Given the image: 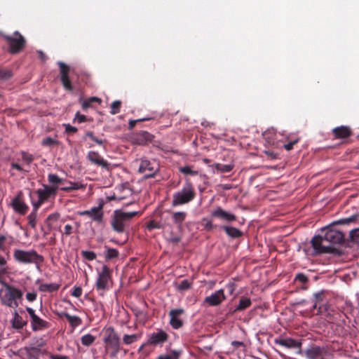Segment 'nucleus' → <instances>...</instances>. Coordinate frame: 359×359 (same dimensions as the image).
<instances>
[{
  "label": "nucleus",
  "mask_w": 359,
  "mask_h": 359,
  "mask_svg": "<svg viewBox=\"0 0 359 359\" xmlns=\"http://www.w3.org/2000/svg\"><path fill=\"white\" fill-rule=\"evenodd\" d=\"M357 216L353 215L350 217L341 219L334 222L332 224L321 229L322 234L316 235L311 241V246L315 255L332 254L335 256L342 255V250L335 245H346L344 234L334 228L336 224H348L356 220Z\"/></svg>",
  "instance_id": "obj_1"
},
{
  "label": "nucleus",
  "mask_w": 359,
  "mask_h": 359,
  "mask_svg": "<svg viewBox=\"0 0 359 359\" xmlns=\"http://www.w3.org/2000/svg\"><path fill=\"white\" fill-rule=\"evenodd\" d=\"M139 214V212H123L121 210H116L111 219L112 229L118 233H123L127 231L130 226V221Z\"/></svg>",
  "instance_id": "obj_2"
},
{
  "label": "nucleus",
  "mask_w": 359,
  "mask_h": 359,
  "mask_svg": "<svg viewBox=\"0 0 359 359\" xmlns=\"http://www.w3.org/2000/svg\"><path fill=\"white\" fill-rule=\"evenodd\" d=\"M14 260L20 264H36L43 262L44 258L39 255L35 250H24L15 249L13 250Z\"/></svg>",
  "instance_id": "obj_3"
},
{
  "label": "nucleus",
  "mask_w": 359,
  "mask_h": 359,
  "mask_svg": "<svg viewBox=\"0 0 359 359\" xmlns=\"http://www.w3.org/2000/svg\"><path fill=\"white\" fill-rule=\"evenodd\" d=\"M5 294L1 297V303L11 308H17L19 306V301L22 300L23 293L18 288L4 284Z\"/></svg>",
  "instance_id": "obj_4"
},
{
  "label": "nucleus",
  "mask_w": 359,
  "mask_h": 359,
  "mask_svg": "<svg viewBox=\"0 0 359 359\" xmlns=\"http://www.w3.org/2000/svg\"><path fill=\"white\" fill-rule=\"evenodd\" d=\"M196 196V192L192 184L187 181L182 190L173 194L172 205L176 207L189 203Z\"/></svg>",
  "instance_id": "obj_5"
},
{
  "label": "nucleus",
  "mask_w": 359,
  "mask_h": 359,
  "mask_svg": "<svg viewBox=\"0 0 359 359\" xmlns=\"http://www.w3.org/2000/svg\"><path fill=\"white\" fill-rule=\"evenodd\" d=\"M102 332L103 341L107 348L112 350V355H116L121 350V341L118 334L111 326L104 327Z\"/></svg>",
  "instance_id": "obj_6"
},
{
  "label": "nucleus",
  "mask_w": 359,
  "mask_h": 359,
  "mask_svg": "<svg viewBox=\"0 0 359 359\" xmlns=\"http://www.w3.org/2000/svg\"><path fill=\"white\" fill-rule=\"evenodd\" d=\"M307 359H332L333 353L327 346L311 344L304 351Z\"/></svg>",
  "instance_id": "obj_7"
},
{
  "label": "nucleus",
  "mask_w": 359,
  "mask_h": 359,
  "mask_svg": "<svg viewBox=\"0 0 359 359\" xmlns=\"http://www.w3.org/2000/svg\"><path fill=\"white\" fill-rule=\"evenodd\" d=\"M3 38L8 45V51L11 54H17L21 52L25 46L26 40L18 31L13 35H3Z\"/></svg>",
  "instance_id": "obj_8"
},
{
  "label": "nucleus",
  "mask_w": 359,
  "mask_h": 359,
  "mask_svg": "<svg viewBox=\"0 0 359 359\" xmlns=\"http://www.w3.org/2000/svg\"><path fill=\"white\" fill-rule=\"evenodd\" d=\"M58 187H49L46 184H43V189H37L35 193L38 196L36 201H32V204L33 207L39 208L42 204L49 200V198H55Z\"/></svg>",
  "instance_id": "obj_9"
},
{
  "label": "nucleus",
  "mask_w": 359,
  "mask_h": 359,
  "mask_svg": "<svg viewBox=\"0 0 359 359\" xmlns=\"http://www.w3.org/2000/svg\"><path fill=\"white\" fill-rule=\"evenodd\" d=\"M111 280V270L107 266L102 267V271L98 275L95 283V287L97 290H105L109 289V283Z\"/></svg>",
  "instance_id": "obj_10"
},
{
  "label": "nucleus",
  "mask_w": 359,
  "mask_h": 359,
  "mask_svg": "<svg viewBox=\"0 0 359 359\" xmlns=\"http://www.w3.org/2000/svg\"><path fill=\"white\" fill-rule=\"evenodd\" d=\"M158 170V165L155 161L141 159L139 172L144 174L146 179L154 177Z\"/></svg>",
  "instance_id": "obj_11"
},
{
  "label": "nucleus",
  "mask_w": 359,
  "mask_h": 359,
  "mask_svg": "<svg viewBox=\"0 0 359 359\" xmlns=\"http://www.w3.org/2000/svg\"><path fill=\"white\" fill-rule=\"evenodd\" d=\"M26 311L31 318V327L34 332L47 329L49 327L48 322L38 316L33 309L27 307Z\"/></svg>",
  "instance_id": "obj_12"
},
{
  "label": "nucleus",
  "mask_w": 359,
  "mask_h": 359,
  "mask_svg": "<svg viewBox=\"0 0 359 359\" xmlns=\"http://www.w3.org/2000/svg\"><path fill=\"white\" fill-rule=\"evenodd\" d=\"M57 65L60 67V81L65 90L72 91L73 86L69 77V67L63 62H58Z\"/></svg>",
  "instance_id": "obj_13"
},
{
  "label": "nucleus",
  "mask_w": 359,
  "mask_h": 359,
  "mask_svg": "<svg viewBox=\"0 0 359 359\" xmlns=\"http://www.w3.org/2000/svg\"><path fill=\"white\" fill-rule=\"evenodd\" d=\"M103 204L100 203L97 207H93L90 210H84L79 212L81 216H88L92 219L99 224L103 221L104 213L102 212Z\"/></svg>",
  "instance_id": "obj_14"
},
{
  "label": "nucleus",
  "mask_w": 359,
  "mask_h": 359,
  "mask_svg": "<svg viewBox=\"0 0 359 359\" xmlns=\"http://www.w3.org/2000/svg\"><path fill=\"white\" fill-rule=\"evenodd\" d=\"M23 194L22 191H19L15 197L12 200L11 206L15 212L25 215L29 209L28 205L24 202L22 199Z\"/></svg>",
  "instance_id": "obj_15"
},
{
  "label": "nucleus",
  "mask_w": 359,
  "mask_h": 359,
  "mask_svg": "<svg viewBox=\"0 0 359 359\" xmlns=\"http://www.w3.org/2000/svg\"><path fill=\"white\" fill-rule=\"evenodd\" d=\"M168 339V334L162 330H158L157 332L151 333L147 340L150 345H162Z\"/></svg>",
  "instance_id": "obj_16"
},
{
  "label": "nucleus",
  "mask_w": 359,
  "mask_h": 359,
  "mask_svg": "<svg viewBox=\"0 0 359 359\" xmlns=\"http://www.w3.org/2000/svg\"><path fill=\"white\" fill-rule=\"evenodd\" d=\"M184 313L183 309H172L169 311L170 325L173 329L177 330L182 327L183 321L180 318V316Z\"/></svg>",
  "instance_id": "obj_17"
},
{
  "label": "nucleus",
  "mask_w": 359,
  "mask_h": 359,
  "mask_svg": "<svg viewBox=\"0 0 359 359\" xmlns=\"http://www.w3.org/2000/svg\"><path fill=\"white\" fill-rule=\"evenodd\" d=\"M87 159L93 164L109 170V163L104 160L97 151H90L88 153Z\"/></svg>",
  "instance_id": "obj_18"
},
{
  "label": "nucleus",
  "mask_w": 359,
  "mask_h": 359,
  "mask_svg": "<svg viewBox=\"0 0 359 359\" xmlns=\"http://www.w3.org/2000/svg\"><path fill=\"white\" fill-rule=\"evenodd\" d=\"M226 299V296L223 289L216 291L215 293L205 298L204 302L209 306H215L219 305L224 300Z\"/></svg>",
  "instance_id": "obj_19"
},
{
  "label": "nucleus",
  "mask_w": 359,
  "mask_h": 359,
  "mask_svg": "<svg viewBox=\"0 0 359 359\" xmlns=\"http://www.w3.org/2000/svg\"><path fill=\"white\" fill-rule=\"evenodd\" d=\"M333 139L345 140L353 135L351 128L347 126H341L332 130Z\"/></svg>",
  "instance_id": "obj_20"
},
{
  "label": "nucleus",
  "mask_w": 359,
  "mask_h": 359,
  "mask_svg": "<svg viewBox=\"0 0 359 359\" xmlns=\"http://www.w3.org/2000/svg\"><path fill=\"white\" fill-rule=\"evenodd\" d=\"M326 291L321 290L313 294V309H317V314H320L323 312V310H325V308L323 307V304L325 302L326 297Z\"/></svg>",
  "instance_id": "obj_21"
},
{
  "label": "nucleus",
  "mask_w": 359,
  "mask_h": 359,
  "mask_svg": "<svg viewBox=\"0 0 359 359\" xmlns=\"http://www.w3.org/2000/svg\"><path fill=\"white\" fill-rule=\"evenodd\" d=\"M154 136L147 131H140L133 134V142L139 145H144L148 142H151Z\"/></svg>",
  "instance_id": "obj_22"
},
{
  "label": "nucleus",
  "mask_w": 359,
  "mask_h": 359,
  "mask_svg": "<svg viewBox=\"0 0 359 359\" xmlns=\"http://www.w3.org/2000/svg\"><path fill=\"white\" fill-rule=\"evenodd\" d=\"M212 217L226 222H231L236 220V216L234 214L226 212L220 207H217L214 211L212 212Z\"/></svg>",
  "instance_id": "obj_23"
},
{
  "label": "nucleus",
  "mask_w": 359,
  "mask_h": 359,
  "mask_svg": "<svg viewBox=\"0 0 359 359\" xmlns=\"http://www.w3.org/2000/svg\"><path fill=\"white\" fill-rule=\"evenodd\" d=\"M275 344L287 348H299L302 346V342L292 338H279L275 339Z\"/></svg>",
  "instance_id": "obj_24"
},
{
  "label": "nucleus",
  "mask_w": 359,
  "mask_h": 359,
  "mask_svg": "<svg viewBox=\"0 0 359 359\" xmlns=\"http://www.w3.org/2000/svg\"><path fill=\"white\" fill-rule=\"evenodd\" d=\"M170 212H163L160 211L157 215L156 217L158 218V221L160 225L162 226L161 229H165L166 227L171 226L170 221Z\"/></svg>",
  "instance_id": "obj_25"
},
{
  "label": "nucleus",
  "mask_w": 359,
  "mask_h": 359,
  "mask_svg": "<svg viewBox=\"0 0 359 359\" xmlns=\"http://www.w3.org/2000/svg\"><path fill=\"white\" fill-rule=\"evenodd\" d=\"M220 229L224 230L225 231L226 234L231 238H240L243 234V232L240 229H238L236 227L231 226H227V225L221 226Z\"/></svg>",
  "instance_id": "obj_26"
},
{
  "label": "nucleus",
  "mask_w": 359,
  "mask_h": 359,
  "mask_svg": "<svg viewBox=\"0 0 359 359\" xmlns=\"http://www.w3.org/2000/svg\"><path fill=\"white\" fill-rule=\"evenodd\" d=\"M60 316L65 318L68 320L70 326L73 328L79 326L82 323V320L80 317L76 316H71L66 312L62 313Z\"/></svg>",
  "instance_id": "obj_27"
},
{
  "label": "nucleus",
  "mask_w": 359,
  "mask_h": 359,
  "mask_svg": "<svg viewBox=\"0 0 359 359\" xmlns=\"http://www.w3.org/2000/svg\"><path fill=\"white\" fill-rule=\"evenodd\" d=\"M27 321L18 314L17 311L13 313V318L11 320L12 327L15 330H20L27 325Z\"/></svg>",
  "instance_id": "obj_28"
},
{
  "label": "nucleus",
  "mask_w": 359,
  "mask_h": 359,
  "mask_svg": "<svg viewBox=\"0 0 359 359\" xmlns=\"http://www.w3.org/2000/svg\"><path fill=\"white\" fill-rule=\"evenodd\" d=\"M171 220L178 226L181 227L182 224L187 217V212H175L170 214Z\"/></svg>",
  "instance_id": "obj_29"
},
{
  "label": "nucleus",
  "mask_w": 359,
  "mask_h": 359,
  "mask_svg": "<svg viewBox=\"0 0 359 359\" xmlns=\"http://www.w3.org/2000/svg\"><path fill=\"white\" fill-rule=\"evenodd\" d=\"M359 245V228L351 230L349 233V238L346 239V246L351 247L349 243Z\"/></svg>",
  "instance_id": "obj_30"
},
{
  "label": "nucleus",
  "mask_w": 359,
  "mask_h": 359,
  "mask_svg": "<svg viewBox=\"0 0 359 359\" xmlns=\"http://www.w3.org/2000/svg\"><path fill=\"white\" fill-rule=\"evenodd\" d=\"M252 304L251 299L246 297H241L238 305L234 309L233 312L244 311L249 308Z\"/></svg>",
  "instance_id": "obj_31"
},
{
  "label": "nucleus",
  "mask_w": 359,
  "mask_h": 359,
  "mask_svg": "<svg viewBox=\"0 0 359 359\" xmlns=\"http://www.w3.org/2000/svg\"><path fill=\"white\" fill-rule=\"evenodd\" d=\"M65 182H67V184L68 185L60 188V189L63 191L68 192V191H74V190H79V189H84V186L81 183L67 181V180Z\"/></svg>",
  "instance_id": "obj_32"
},
{
  "label": "nucleus",
  "mask_w": 359,
  "mask_h": 359,
  "mask_svg": "<svg viewBox=\"0 0 359 359\" xmlns=\"http://www.w3.org/2000/svg\"><path fill=\"white\" fill-rule=\"evenodd\" d=\"M48 181L51 184L50 187H58V185L66 182V180L60 178L56 174L50 173L48 175Z\"/></svg>",
  "instance_id": "obj_33"
},
{
  "label": "nucleus",
  "mask_w": 359,
  "mask_h": 359,
  "mask_svg": "<svg viewBox=\"0 0 359 359\" xmlns=\"http://www.w3.org/2000/svg\"><path fill=\"white\" fill-rule=\"evenodd\" d=\"M59 288H60V285H58L57 283H49V284L44 283V284H41L39 286V290L41 292H53L58 290Z\"/></svg>",
  "instance_id": "obj_34"
},
{
  "label": "nucleus",
  "mask_w": 359,
  "mask_h": 359,
  "mask_svg": "<svg viewBox=\"0 0 359 359\" xmlns=\"http://www.w3.org/2000/svg\"><path fill=\"white\" fill-rule=\"evenodd\" d=\"M38 210H39V208H36L35 207H33L32 211L27 216L28 224L34 229L36 226V218H37Z\"/></svg>",
  "instance_id": "obj_35"
},
{
  "label": "nucleus",
  "mask_w": 359,
  "mask_h": 359,
  "mask_svg": "<svg viewBox=\"0 0 359 359\" xmlns=\"http://www.w3.org/2000/svg\"><path fill=\"white\" fill-rule=\"evenodd\" d=\"M140 339V335L137 334H124L123 337V344L125 345H130Z\"/></svg>",
  "instance_id": "obj_36"
},
{
  "label": "nucleus",
  "mask_w": 359,
  "mask_h": 359,
  "mask_svg": "<svg viewBox=\"0 0 359 359\" xmlns=\"http://www.w3.org/2000/svg\"><path fill=\"white\" fill-rule=\"evenodd\" d=\"M102 102L101 99L97 97H91L87 100H83L81 107L83 110H86L90 108L93 102H97L100 104Z\"/></svg>",
  "instance_id": "obj_37"
},
{
  "label": "nucleus",
  "mask_w": 359,
  "mask_h": 359,
  "mask_svg": "<svg viewBox=\"0 0 359 359\" xmlns=\"http://www.w3.org/2000/svg\"><path fill=\"white\" fill-rule=\"evenodd\" d=\"M179 171L184 175L196 176L198 175V171L193 170V166L190 165L180 167Z\"/></svg>",
  "instance_id": "obj_38"
},
{
  "label": "nucleus",
  "mask_w": 359,
  "mask_h": 359,
  "mask_svg": "<svg viewBox=\"0 0 359 359\" xmlns=\"http://www.w3.org/2000/svg\"><path fill=\"white\" fill-rule=\"evenodd\" d=\"M214 167L217 171L222 173L229 172L233 168V165L231 164L216 163Z\"/></svg>",
  "instance_id": "obj_39"
},
{
  "label": "nucleus",
  "mask_w": 359,
  "mask_h": 359,
  "mask_svg": "<svg viewBox=\"0 0 359 359\" xmlns=\"http://www.w3.org/2000/svg\"><path fill=\"white\" fill-rule=\"evenodd\" d=\"M87 137L90 138L92 141L100 146H102L107 142L105 140H101L95 137L92 131H87L86 133L84 140H86Z\"/></svg>",
  "instance_id": "obj_40"
},
{
  "label": "nucleus",
  "mask_w": 359,
  "mask_h": 359,
  "mask_svg": "<svg viewBox=\"0 0 359 359\" xmlns=\"http://www.w3.org/2000/svg\"><path fill=\"white\" fill-rule=\"evenodd\" d=\"M13 76L12 70L0 68V81H8Z\"/></svg>",
  "instance_id": "obj_41"
},
{
  "label": "nucleus",
  "mask_w": 359,
  "mask_h": 359,
  "mask_svg": "<svg viewBox=\"0 0 359 359\" xmlns=\"http://www.w3.org/2000/svg\"><path fill=\"white\" fill-rule=\"evenodd\" d=\"M95 337L90 334H87L81 337V341L83 346H89L93 344Z\"/></svg>",
  "instance_id": "obj_42"
},
{
  "label": "nucleus",
  "mask_w": 359,
  "mask_h": 359,
  "mask_svg": "<svg viewBox=\"0 0 359 359\" xmlns=\"http://www.w3.org/2000/svg\"><path fill=\"white\" fill-rule=\"evenodd\" d=\"M147 229L149 231L154 229H161L162 226L159 224L158 218L156 217L155 219L149 220L147 224Z\"/></svg>",
  "instance_id": "obj_43"
},
{
  "label": "nucleus",
  "mask_w": 359,
  "mask_h": 359,
  "mask_svg": "<svg viewBox=\"0 0 359 359\" xmlns=\"http://www.w3.org/2000/svg\"><path fill=\"white\" fill-rule=\"evenodd\" d=\"M176 289L182 292L189 290L191 287V283L188 280H184L180 283H175Z\"/></svg>",
  "instance_id": "obj_44"
},
{
  "label": "nucleus",
  "mask_w": 359,
  "mask_h": 359,
  "mask_svg": "<svg viewBox=\"0 0 359 359\" xmlns=\"http://www.w3.org/2000/svg\"><path fill=\"white\" fill-rule=\"evenodd\" d=\"M180 354V351L172 350L170 354L161 355L157 359H179Z\"/></svg>",
  "instance_id": "obj_45"
},
{
  "label": "nucleus",
  "mask_w": 359,
  "mask_h": 359,
  "mask_svg": "<svg viewBox=\"0 0 359 359\" xmlns=\"http://www.w3.org/2000/svg\"><path fill=\"white\" fill-rule=\"evenodd\" d=\"M121 107V102L120 100H115L111 104L110 113L113 115L120 112Z\"/></svg>",
  "instance_id": "obj_46"
},
{
  "label": "nucleus",
  "mask_w": 359,
  "mask_h": 359,
  "mask_svg": "<svg viewBox=\"0 0 359 359\" xmlns=\"http://www.w3.org/2000/svg\"><path fill=\"white\" fill-rule=\"evenodd\" d=\"M10 240L9 244H11L13 240V238L12 236H6L4 235H0V250L5 251L6 250V242Z\"/></svg>",
  "instance_id": "obj_47"
},
{
  "label": "nucleus",
  "mask_w": 359,
  "mask_h": 359,
  "mask_svg": "<svg viewBox=\"0 0 359 359\" xmlns=\"http://www.w3.org/2000/svg\"><path fill=\"white\" fill-rule=\"evenodd\" d=\"M119 255L118 251L115 248H108L106 254V259H111L118 257Z\"/></svg>",
  "instance_id": "obj_48"
},
{
  "label": "nucleus",
  "mask_w": 359,
  "mask_h": 359,
  "mask_svg": "<svg viewBox=\"0 0 359 359\" xmlns=\"http://www.w3.org/2000/svg\"><path fill=\"white\" fill-rule=\"evenodd\" d=\"M81 255L88 261H93L96 259V254L93 251L83 250Z\"/></svg>",
  "instance_id": "obj_49"
},
{
  "label": "nucleus",
  "mask_w": 359,
  "mask_h": 359,
  "mask_svg": "<svg viewBox=\"0 0 359 359\" xmlns=\"http://www.w3.org/2000/svg\"><path fill=\"white\" fill-rule=\"evenodd\" d=\"M22 159L27 164L29 165L34 161V156L32 154H29L26 151H21Z\"/></svg>",
  "instance_id": "obj_50"
},
{
  "label": "nucleus",
  "mask_w": 359,
  "mask_h": 359,
  "mask_svg": "<svg viewBox=\"0 0 359 359\" xmlns=\"http://www.w3.org/2000/svg\"><path fill=\"white\" fill-rule=\"evenodd\" d=\"M299 137H296L293 140H291L287 143L284 144L283 147L287 151H290L293 149L294 145L296 144L299 142Z\"/></svg>",
  "instance_id": "obj_51"
},
{
  "label": "nucleus",
  "mask_w": 359,
  "mask_h": 359,
  "mask_svg": "<svg viewBox=\"0 0 359 359\" xmlns=\"http://www.w3.org/2000/svg\"><path fill=\"white\" fill-rule=\"evenodd\" d=\"M294 280L304 285L309 282V278L306 275L300 273L296 275Z\"/></svg>",
  "instance_id": "obj_52"
},
{
  "label": "nucleus",
  "mask_w": 359,
  "mask_h": 359,
  "mask_svg": "<svg viewBox=\"0 0 359 359\" xmlns=\"http://www.w3.org/2000/svg\"><path fill=\"white\" fill-rule=\"evenodd\" d=\"M204 222V228L205 230L210 231L217 228V225H215L212 224L211 220H209L208 219H203Z\"/></svg>",
  "instance_id": "obj_53"
},
{
  "label": "nucleus",
  "mask_w": 359,
  "mask_h": 359,
  "mask_svg": "<svg viewBox=\"0 0 359 359\" xmlns=\"http://www.w3.org/2000/svg\"><path fill=\"white\" fill-rule=\"evenodd\" d=\"M57 143V140L50 137H48L43 140L41 144L43 146H53Z\"/></svg>",
  "instance_id": "obj_54"
},
{
  "label": "nucleus",
  "mask_w": 359,
  "mask_h": 359,
  "mask_svg": "<svg viewBox=\"0 0 359 359\" xmlns=\"http://www.w3.org/2000/svg\"><path fill=\"white\" fill-rule=\"evenodd\" d=\"M168 242L172 244H177L181 241V238L178 236H175L172 232L170 233V236L167 238Z\"/></svg>",
  "instance_id": "obj_55"
},
{
  "label": "nucleus",
  "mask_w": 359,
  "mask_h": 359,
  "mask_svg": "<svg viewBox=\"0 0 359 359\" xmlns=\"http://www.w3.org/2000/svg\"><path fill=\"white\" fill-rule=\"evenodd\" d=\"M150 119H151L150 118H144L137 119V120H130L128 123V129L129 130L133 129L137 122L147 121V120H150Z\"/></svg>",
  "instance_id": "obj_56"
},
{
  "label": "nucleus",
  "mask_w": 359,
  "mask_h": 359,
  "mask_svg": "<svg viewBox=\"0 0 359 359\" xmlns=\"http://www.w3.org/2000/svg\"><path fill=\"white\" fill-rule=\"evenodd\" d=\"M86 116L85 115L81 114L79 112H77L75 115V118L74 121H77L78 123H83L86 121Z\"/></svg>",
  "instance_id": "obj_57"
},
{
  "label": "nucleus",
  "mask_w": 359,
  "mask_h": 359,
  "mask_svg": "<svg viewBox=\"0 0 359 359\" xmlns=\"http://www.w3.org/2000/svg\"><path fill=\"white\" fill-rule=\"evenodd\" d=\"M71 294L75 297H80L82 294V288L81 287H74Z\"/></svg>",
  "instance_id": "obj_58"
},
{
  "label": "nucleus",
  "mask_w": 359,
  "mask_h": 359,
  "mask_svg": "<svg viewBox=\"0 0 359 359\" xmlns=\"http://www.w3.org/2000/svg\"><path fill=\"white\" fill-rule=\"evenodd\" d=\"M65 132L67 133H75L78 131L77 128L71 126L70 124H65Z\"/></svg>",
  "instance_id": "obj_59"
},
{
  "label": "nucleus",
  "mask_w": 359,
  "mask_h": 359,
  "mask_svg": "<svg viewBox=\"0 0 359 359\" xmlns=\"http://www.w3.org/2000/svg\"><path fill=\"white\" fill-rule=\"evenodd\" d=\"M73 232V227L70 224H66L64 228L63 233L66 236H70Z\"/></svg>",
  "instance_id": "obj_60"
},
{
  "label": "nucleus",
  "mask_w": 359,
  "mask_h": 359,
  "mask_svg": "<svg viewBox=\"0 0 359 359\" xmlns=\"http://www.w3.org/2000/svg\"><path fill=\"white\" fill-rule=\"evenodd\" d=\"M11 169L17 170L20 172H28V170H25L20 164L17 163H12L11 164Z\"/></svg>",
  "instance_id": "obj_61"
},
{
  "label": "nucleus",
  "mask_w": 359,
  "mask_h": 359,
  "mask_svg": "<svg viewBox=\"0 0 359 359\" xmlns=\"http://www.w3.org/2000/svg\"><path fill=\"white\" fill-rule=\"evenodd\" d=\"M37 294L36 292H28L26 294V299L29 302H34L36 300Z\"/></svg>",
  "instance_id": "obj_62"
},
{
  "label": "nucleus",
  "mask_w": 359,
  "mask_h": 359,
  "mask_svg": "<svg viewBox=\"0 0 359 359\" xmlns=\"http://www.w3.org/2000/svg\"><path fill=\"white\" fill-rule=\"evenodd\" d=\"M60 214L57 212L52 213L49 215L46 219L47 222L48 221H56L59 219Z\"/></svg>",
  "instance_id": "obj_63"
},
{
  "label": "nucleus",
  "mask_w": 359,
  "mask_h": 359,
  "mask_svg": "<svg viewBox=\"0 0 359 359\" xmlns=\"http://www.w3.org/2000/svg\"><path fill=\"white\" fill-rule=\"evenodd\" d=\"M265 154L271 159H276V158H277V156H278L277 154L275 153L273 151H270V150L265 151Z\"/></svg>",
  "instance_id": "obj_64"
}]
</instances>
